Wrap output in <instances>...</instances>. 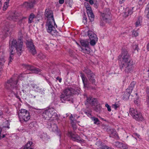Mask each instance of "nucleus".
Wrapping results in <instances>:
<instances>
[{
  "label": "nucleus",
  "mask_w": 149,
  "mask_h": 149,
  "mask_svg": "<svg viewBox=\"0 0 149 149\" xmlns=\"http://www.w3.org/2000/svg\"><path fill=\"white\" fill-rule=\"evenodd\" d=\"M121 57L122 67L121 69L125 68V71L126 73H131L133 72L134 68V63L130 59V56L126 50L122 51L121 56H119L118 58Z\"/></svg>",
  "instance_id": "nucleus-1"
},
{
  "label": "nucleus",
  "mask_w": 149,
  "mask_h": 149,
  "mask_svg": "<svg viewBox=\"0 0 149 149\" xmlns=\"http://www.w3.org/2000/svg\"><path fill=\"white\" fill-rule=\"evenodd\" d=\"M26 77H27V76H26L25 73L20 74L18 78L17 77L13 76L5 83V87L10 91L14 93L17 92V90L19 89V86L17 85L18 81L19 80H23Z\"/></svg>",
  "instance_id": "nucleus-2"
},
{
  "label": "nucleus",
  "mask_w": 149,
  "mask_h": 149,
  "mask_svg": "<svg viewBox=\"0 0 149 149\" xmlns=\"http://www.w3.org/2000/svg\"><path fill=\"white\" fill-rule=\"evenodd\" d=\"M9 45H11L10 50L11 52L10 54L9 61L8 65L12 61L11 60L13 58V57L14 56L15 50H13L14 48L16 50L17 53L19 56L21 55V53L23 51L22 46L23 45V42L21 39H19L17 41L15 39H13L11 41H10L9 42Z\"/></svg>",
  "instance_id": "nucleus-3"
},
{
  "label": "nucleus",
  "mask_w": 149,
  "mask_h": 149,
  "mask_svg": "<svg viewBox=\"0 0 149 149\" xmlns=\"http://www.w3.org/2000/svg\"><path fill=\"white\" fill-rule=\"evenodd\" d=\"M42 118L45 120H53L57 117V114L53 107H49L42 113Z\"/></svg>",
  "instance_id": "nucleus-4"
},
{
  "label": "nucleus",
  "mask_w": 149,
  "mask_h": 149,
  "mask_svg": "<svg viewBox=\"0 0 149 149\" xmlns=\"http://www.w3.org/2000/svg\"><path fill=\"white\" fill-rule=\"evenodd\" d=\"M18 116L19 121L22 123H27L30 118L29 112L24 109L19 111Z\"/></svg>",
  "instance_id": "nucleus-5"
},
{
  "label": "nucleus",
  "mask_w": 149,
  "mask_h": 149,
  "mask_svg": "<svg viewBox=\"0 0 149 149\" xmlns=\"http://www.w3.org/2000/svg\"><path fill=\"white\" fill-rule=\"evenodd\" d=\"M74 93V90L71 88H68L64 91V94L60 96V100L63 103L65 101H70L69 98Z\"/></svg>",
  "instance_id": "nucleus-6"
},
{
  "label": "nucleus",
  "mask_w": 149,
  "mask_h": 149,
  "mask_svg": "<svg viewBox=\"0 0 149 149\" xmlns=\"http://www.w3.org/2000/svg\"><path fill=\"white\" fill-rule=\"evenodd\" d=\"M57 27V26L55 23L54 20L52 21H47L46 24V28L47 32L52 36H56L57 35V32L54 26Z\"/></svg>",
  "instance_id": "nucleus-7"
},
{
  "label": "nucleus",
  "mask_w": 149,
  "mask_h": 149,
  "mask_svg": "<svg viewBox=\"0 0 149 149\" xmlns=\"http://www.w3.org/2000/svg\"><path fill=\"white\" fill-rule=\"evenodd\" d=\"M129 113L133 118L136 120L142 121L144 118L141 113L137 111L133 108H131L130 109Z\"/></svg>",
  "instance_id": "nucleus-8"
},
{
  "label": "nucleus",
  "mask_w": 149,
  "mask_h": 149,
  "mask_svg": "<svg viewBox=\"0 0 149 149\" xmlns=\"http://www.w3.org/2000/svg\"><path fill=\"white\" fill-rule=\"evenodd\" d=\"M97 100L96 98H94L91 96L86 97L85 104L87 106H93L97 104Z\"/></svg>",
  "instance_id": "nucleus-9"
},
{
  "label": "nucleus",
  "mask_w": 149,
  "mask_h": 149,
  "mask_svg": "<svg viewBox=\"0 0 149 149\" xmlns=\"http://www.w3.org/2000/svg\"><path fill=\"white\" fill-rule=\"evenodd\" d=\"M84 5L86 8V12L89 19L93 21L95 16L92 12L91 7L88 3L85 2Z\"/></svg>",
  "instance_id": "nucleus-10"
},
{
  "label": "nucleus",
  "mask_w": 149,
  "mask_h": 149,
  "mask_svg": "<svg viewBox=\"0 0 149 149\" xmlns=\"http://www.w3.org/2000/svg\"><path fill=\"white\" fill-rule=\"evenodd\" d=\"M101 14L102 19L106 22H107L108 20L110 19L111 13L109 8H106L105 9L103 13Z\"/></svg>",
  "instance_id": "nucleus-11"
},
{
  "label": "nucleus",
  "mask_w": 149,
  "mask_h": 149,
  "mask_svg": "<svg viewBox=\"0 0 149 149\" xmlns=\"http://www.w3.org/2000/svg\"><path fill=\"white\" fill-rule=\"evenodd\" d=\"M26 45L30 53L33 55L36 53V51L35 46L32 41H27Z\"/></svg>",
  "instance_id": "nucleus-12"
},
{
  "label": "nucleus",
  "mask_w": 149,
  "mask_h": 149,
  "mask_svg": "<svg viewBox=\"0 0 149 149\" xmlns=\"http://www.w3.org/2000/svg\"><path fill=\"white\" fill-rule=\"evenodd\" d=\"M22 65L24 68L28 70L31 71L33 73L36 74H40V70L38 68H35L32 66L24 64H23Z\"/></svg>",
  "instance_id": "nucleus-13"
},
{
  "label": "nucleus",
  "mask_w": 149,
  "mask_h": 149,
  "mask_svg": "<svg viewBox=\"0 0 149 149\" xmlns=\"http://www.w3.org/2000/svg\"><path fill=\"white\" fill-rule=\"evenodd\" d=\"M48 125L47 127L49 129V130L53 132H57L58 136L60 137L61 135L58 132V127L56 125L53 123H52L48 122Z\"/></svg>",
  "instance_id": "nucleus-14"
},
{
  "label": "nucleus",
  "mask_w": 149,
  "mask_h": 149,
  "mask_svg": "<svg viewBox=\"0 0 149 149\" xmlns=\"http://www.w3.org/2000/svg\"><path fill=\"white\" fill-rule=\"evenodd\" d=\"M68 135L70 137L72 140L74 141L80 143L83 142V140L81 139L78 135L73 134L72 132H69Z\"/></svg>",
  "instance_id": "nucleus-15"
},
{
  "label": "nucleus",
  "mask_w": 149,
  "mask_h": 149,
  "mask_svg": "<svg viewBox=\"0 0 149 149\" xmlns=\"http://www.w3.org/2000/svg\"><path fill=\"white\" fill-rule=\"evenodd\" d=\"M45 15L47 18V21L54 20L52 11L49 9H46L45 12Z\"/></svg>",
  "instance_id": "nucleus-16"
},
{
  "label": "nucleus",
  "mask_w": 149,
  "mask_h": 149,
  "mask_svg": "<svg viewBox=\"0 0 149 149\" xmlns=\"http://www.w3.org/2000/svg\"><path fill=\"white\" fill-rule=\"evenodd\" d=\"M36 3V0H33L31 2H25L23 3V7L27 9H31L33 7L34 5Z\"/></svg>",
  "instance_id": "nucleus-17"
},
{
  "label": "nucleus",
  "mask_w": 149,
  "mask_h": 149,
  "mask_svg": "<svg viewBox=\"0 0 149 149\" xmlns=\"http://www.w3.org/2000/svg\"><path fill=\"white\" fill-rule=\"evenodd\" d=\"M11 30L8 27H6L4 29L2 32V37L4 39L7 36L11 35Z\"/></svg>",
  "instance_id": "nucleus-18"
},
{
  "label": "nucleus",
  "mask_w": 149,
  "mask_h": 149,
  "mask_svg": "<svg viewBox=\"0 0 149 149\" xmlns=\"http://www.w3.org/2000/svg\"><path fill=\"white\" fill-rule=\"evenodd\" d=\"M32 88L33 90L36 92H38L42 94H44V90L41 88L37 85L36 84H33L32 85Z\"/></svg>",
  "instance_id": "nucleus-19"
},
{
  "label": "nucleus",
  "mask_w": 149,
  "mask_h": 149,
  "mask_svg": "<svg viewBox=\"0 0 149 149\" xmlns=\"http://www.w3.org/2000/svg\"><path fill=\"white\" fill-rule=\"evenodd\" d=\"M134 7H133L129 8H127L125 12H124V14L126 17H127L129 15H131L132 14L134 11Z\"/></svg>",
  "instance_id": "nucleus-20"
},
{
  "label": "nucleus",
  "mask_w": 149,
  "mask_h": 149,
  "mask_svg": "<svg viewBox=\"0 0 149 149\" xmlns=\"http://www.w3.org/2000/svg\"><path fill=\"white\" fill-rule=\"evenodd\" d=\"M88 35L90 39L97 38L96 35L91 31H88Z\"/></svg>",
  "instance_id": "nucleus-21"
},
{
  "label": "nucleus",
  "mask_w": 149,
  "mask_h": 149,
  "mask_svg": "<svg viewBox=\"0 0 149 149\" xmlns=\"http://www.w3.org/2000/svg\"><path fill=\"white\" fill-rule=\"evenodd\" d=\"M88 78L89 81L91 82L93 84H95V80L94 79L95 74H92L91 75H88Z\"/></svg>",
  "instance_id": "nucleus-22"
},
{
  "label": "nucleus",
  "mask_w": 149,
  "mask_h": 149,
  "mask_svg": "<svg viewBox=\"0 0 149 149\" xmlns=\"http://www.w3.org/2000/svg\"><path fill=\"white\" fill-rule=\"evenodd\" d=\"M40 139L43 141H46L49 139V137L48 136L46 133H43L40 136Z\"/></svg>",
  "instance_id": "nucleus-23"
},
{
  "label": "nucleus",
  "mask_w": 149,
  "mask_h": 149,
  "mask_svg": "<svg viewBox=\"0 0 149 149\" xmlns=\"http://www.w3.org/2000/svg\"><path fill=\"white\" fill-rule=\"evenodd\" d=\"M80 76L82 78L84 86L87 87V83L86 81L87 79L85 77L84 74L81 72H80Z\"/></svg>",
  "instance_id": "nucleus-24"
},
{
  "label": "nucleus",
  "mask_w": 149,
  "mask_h": 149,
  "mask_svg": "<svg viewBox=\"0 0 149 149\" xmlns=\"http://www.w3.org/2000/svg\"><path fill=\"white\" fill-rule=\"evenodd\" d=\"M18 15V14L17 13H14L12 15L10 16L9 18H10L9 19H11L14 21H16L17 20V19H19Z\"/></svg>",
  "instance_id": "nucleus-25"
},
{
  "label": "nucleus",
  "mask_w": 149,
  "mask_h": 149,
  "mask_svg": "<svg viewBox=\"0 0 149 149\" xmlns=\"http://www.w3.org/2000/svg\"><path fill=\"white\" fill-rule=\"evenodd\" d=\"M80 42L82 47H84L89 45L88 42L86 40H81Z\"/></svg>",
  "instance_id": "nucleus-26"
},
{
  "label": "nucleus",
  "mask_w": 149,
  "mask_h": 149,
  "mask_svg": "<svg viewBox=\"0 0 149 149\" xmlns=\"http://www.w3.org/2000/svg\"><path fill=\"white\" fill-rule=\"evenodd\" d=\"M81 47V51L83 53L87 54L90 53V49L88 46L84 47Z\"/></svg>",
  "instance_id": "nucleus-27"
},
{
  "label": "nucleus",
  "mask_w": 149,
  "mask_h": 149,
  "mask_svg": "<svg viewBox=\"0 0 149 149\" xmlns=\"http://www.w3.org/2000/svg\"><path fill=\"white\" fill-rule=\"evenodd\" d=\"M5 61V60L3 57L0 58V73L1 72L3 68V66L4 65V63Z\"/></svg>",
  "instance_id": "nucleus-28"
},
{
  "label": "nucleus",
  "mask_w": 149,
  "mask_h": 149,
  "mask_svg": "<svg viewBox=\"0 0 149 149\" xmlns=\"http://www.w3.org/2000/svg\"><path fill=\"white\" fill-rule=\"evenodd\" d=\"M94 107V110L97 112H99L101 109V106L100 104H97H97L95 106H93Z\"/></svg>",
  "instance_id": "nucleus-29"
},
{
  "label": "nucleus",
  "mask_w": 149,
  "mask_h": 149,
  "mask_svg": "<svg viewBox=\"0 0 149 149\" xmlns=\"http://www.w3.org/2000/svg\"><path fill=\"white\" fill-rule=\"evenodd\" d=\"M133 89L128 87V88L126 89V91L125 92V95H127V96L126 98L128 97V96H130L131 93L132 92Z\"/></svg>",
  "instance_id": "nucleus-30"
},
{
  "label": "nucleus",
  "mask_w": 149,
  "mask_h": 149,
  "mask_svg": "<svg viewBox=\"0 0 149 149\" xmlns=\"http://www.w3.org/2000/svg\"><path fill=\"white\" fill-rule=\"evenodd\" d=\"M35 17V16L33 14L31 13L29 17L28 23L29 24L32 23L33 22V19Z\"/></svg>",
  "instance_id": "nucleus-31"
},
{
  "label": "nucleus",
  "mask_w": 149,
  "mask_h": 149,
  "mask_svg": "<svg viewBox=\"0 0 149 149\" xmlns=\"http://www.w3.org/2000/svg\"><path fill=\"white\" fill-rule=\"evenodd\" d=\"M91 41L90 42V44L92 46H94L95 45L97 41V38L92 39H90Z\"/></svg>",
  "instance_id": "nucleus-32"
},
{
  "label": "nucleus",
  "mask_w": 149,
  "mask_h": 149,
  "mask_svg": "<svg viewBox=\"0 0 149 149\" xmlns=\"http://www.w3.org/2000/svg\"><path fill=\"white\" fill-rule=\"evenodd\" d=\"M83 70L87 74L88 77V75H91V74H93L91 72L90 69L88 68H85Z\"/></svg>",
  "instance_id": "nucleus-33"
},
{
  "label": "nucleus",
  "mask_w": 149,
  "mask_h": 149,
  "mask_svg": "<svg viewBox=\"0 0 149 149\" xmlns=\"http://www.w3.org/2000/svg\"><path fill=\"white\" fill-rule=\"evenodd\" d=\"M91 119L94 121V124L97 125L100 124V121L98 118L93 117H91Z\"/></svg>",
  "instance_id": "nucleus-34"
},
{
  "label": "nucleus",
  "mask_w": 149,
  "mask_h": 149,
  "mask_svg": "<svg viewBox=\"0 0 149 149\" xmlns=\"http://www.w3.org/2000/svg\"><path fill=\"white\" fill-rule=\"evenodd\" d=\"M141 21L140 19V18H139L136 21L135 23L136 27H138L140 26L141 25Z\"/></svg>",
  "instance_id": "nucleus-35"
},
{
  "label": "nucleus",
  "mask_w": 149,
  "mask_h": 149,
  "mask_svg": "<svg viewBox=\"0 0 149 149\" xmlns=\"http://www.w3.org/2000/svg\"><path fill=\"white\" fill-rule=\"evenodd\" d=\"M122 143L118 141L116 142L113 143V145L118 148H121Z\"/></svg>",
  "instance_id": "nucleus-36"
},
{
  "label": "nucleus",
  "mask_w": 149,
  "mask_h": 149,
  "mask_svg": "<svg viewBox=\"0 0 149 149\" xmlns=\"http://www.w3.org/2000/svg\"><path fill=\"white\" fill-rule=\"evenodd\" d=\"M146 90L148 97L146 100L147 105V107L149 108V87H147L146 88Z\"/></svg>",
  "instance_id": "nucleus-37"
},
{
  "label": "nucleus",
  "mask_w": 149,
  "mask_h": 149,
  "mask_svg": "<svg viewBox=\"0 0 149 149\" xmlns=\"http://www.w3.org/2000/svg\"><path fill=\"white\" fill-rule=\"evenodd\" d=\"M110 136L116 138H118V136L116 134V132L115 130H113V132L110 135Z\"/></svg>",
  "instance_id": "nucleus-38"
},
{
  "label": "nucleus",
  "mask_w": 149,
  "mask_h": 149,
  "mask_svg": "<svg viewBox=\"0 0 149 149\" xmlns=\"http://www.w3.org/2000/svg\"><path fill=\"white\" fill-rule=\"evenodd\" d=\"M9 2H5L3 6V10L4 11L6 10L8 8L9 4Z\"/></svg>",
  "instance_id": "nucleus-39"
},
{
  "label": "nucleus",
  "mask_w": 149,
  "mask_h": 149,
  "mask_svg": "<svg viewBox=\"0 0 149 149\" xmlns=\"http://www.w3.org/2000/svg\"><path fill=\"white\" fill-rule=\"evenodd\" d=\"M133 137L135 138V139H136V138H139L140 136L139 134H138L136 133H134L132 135Z\"/></svg>",
  "instance_id": "nucleus-40"
},
{
  "label": "nucleus",
  "mask_w": 149,
  "mask_h": 149,
  "mask_svg": "<svg viewBox=\"0 0 149 149\" xmlns=\"http://www.w3.org/2000/svg\"><path fill=\"white\" fill-rule=\"evenodd\" d=\"M38 57L41 59H43L46 57L45 55L43 54L42 53L39 54L38 56Z\"/></svg>",
  "instance_id": "nucleus-41"
},
{
  "label": "nucleus",
  "mask_w": 149,
  "mask_h": 149,
  "mask_svg": "<svg viewBox=\"0 0 149 149\" xmlns=\"http://www.w3.org/2000/svg\"><path fill=\"white\" fill-rule=\"evenodd\" d=\"M70 119L71 120V122L72 123H75L76 121V120L74 118L72 114H71V116L70 117Z\"/></svg>",
  "instance_id": "nucleus-42"
},
{
  "label": "nucleus",
  "mask_w": 149,
  "mask_h": 149,
  "mask_svg": "<svg viewBox=\"0 0 149 149\" xmlns=\"http://www.w3.org/2000/svg\"><path fill=\"white\" fill-rule=\"evenodd\" d=\"M136 84L135 82L134 81H133L130 84V85L129 86V87L130 88H132L133 89L134 88V87L135 85Z\"/></svg>",
  "instance_id": "nucleus-43"
},
{
  "label": "nucleus",
  "mask_w": 149,
  "mask_h": 149,
  "mask_svg": "<svg viewBox=\"0 0 149 149\" xmlns=\"http://www.w3.org/2000/svg\"><path fill=\"white\" fill-rule=\"evenodd\" d=\"M121 148H122L123 149H127L128 148V145L126 144H124L122 143V145Z\"/></svg>",
  "instance_id": "nucleus-44"
},
{
  "label": "nucleus",
  "mask_w": 149,
  "mask_h": 149,
  "mask_svg": "<svg viewBox=\"0 0 149 149\" xmlns=\"http://www.w3.org/2000/svg\"><path fill=\"white\" fill-rule=\"evenodd\" d=\"M132 35L133 36L136 37L138 35V32L137 31H132Z\"/></svg>",
  "instance_id": "nucleus-45"
},
{
  "label": "nucleus",
  "mask_w": 149,
  "mask_h": 149,
  "mask_svg": "<svg viewBox=\"0 0 149 149\" xmlns=\"http://www.w3.org/2000/svg\"><path fill=\"white\" fill-rule=\"evenodd\" d=\"M87 115L88 117H90L91 116V113L88 111L86 110H84L83 111Z\"/></svg>",
  "instance_id": "nucleus-46"
},
{
  "label": "nucleus",
  "mask_w": 149,
  "mask_h": 149,
  "mask_svg": "<svg viewBox=\"0 0 149 149\" xmlns=\"http://www.w3.org/2000/svg\"><path fill=\"white\" fill-rule=\"evenodd\" d=\"M105 105V107H107L108 111H111V107L107 103Z\"/></svg>",
  "instance_id": "nucleus-47"
},
{
  "label": "nucleus",
  "mask_w": 149,
  "mask_h": 149,
  "mask_svg": "<svg viewBox=\"0 0 149 149\" xmlns=\"http://www.w3.org/2000/svg\"><path fill=\"white\" fill-rule=\"evenodd\" d=\"M125 93H124V94H123V99H124V100H127V99H129L130 96H128V97L126 98V97H127V94H126V95H125Z\"/></svg>",
  "instance_id": "nucleus-48"
},
{
  "label": "nucleus",
  "mask_w": 149,
  "mask_h": 149,
  "mask_svg": "<svg viewBox=\"0 0 149 149\" xmlns=\"http://www.w3.org/2000/svg\"><path fill=\"white\" fill-rule=\"evenodd\" d=\"M119 106L118 104H115L113 105V107L115 109H117V108H118Z\"/></svg>",
  "instance_id": "nucleus-49"
},
{
  "label": "nucleus",
  "mask_w": 149,
  "mask_h": 149,
  "mask_svg": "<svg viewBox=\"0 0 149 149\" xmlns=\"http://www.w3.org/2000/svg\"><path fill=\"white\" fill-rule=\"evenodd\" d=\"M23 86L24 88H27V87L29 86V85L28 84H26L25 83H23Z\"/></svg>",
  "instance_id": "nucleus-50"
},
{
  "label": "nucleus",
  "mask_w": 149,
  "mask_h": 149,
  "mask_svg": "<svg viewBox=\"0 0 149 149\" xmlns=\"http://www.w3.org/2000/svg\"><path fill=\"white\" fill-rule=\"evenodd\" d=\"M134 50H137V51H138L139 48L138 46L137 45H135L134 47Z\"/></svg>",
  "instance_id": "nucleus-51"
},
{
  "label": "nucleus",
  "mask_w": 149,
  "mask_h": 149,
  "mask_svg": "<svg viewBox=\"0 0 149 149\" xmlns=\"http://www.w3.org/2000/svg\"><path fill=\"white\" fill-rule=\"evenodd\" d=\"M86 1L89 2L90 4L91 5H93L94 3L93 1V0H86Z\"/></svg>",
  "instance_id": "nucleus-52"
},
{
  "label": "nucleus",
  "mask_w": 149,
  "mask_h": 149,
  "mask_svg": "<svg viewBox=\"0 0 149 149\" xmlns=\"http://www.w3.org/2000/svg\"><path fill=\"white\" fill-rule=\"evenodd\" d=\"M64 2V0H59V3L61 4L63 3Z\"/></svg>",
  "instance_id": "nucleus-53"
},
{
  "label": "nucleus",
  "mask_w": 149,
  "mask_h": 149,
  "mask_svg": "<svg viewBox=\"0 0 149 149\" xmlns=\"http://www.w3.org/2000/svg\"><path fill=\"white\" fill-rule=\"evenodd\" d=\"M83 20H84L86 21L85 22H86V21H87V18L86 17H85V16H84L83 17ZM83 22H84V20L83 21Z\"/></svg>",
  "instance_id": "nucleus-54"
},
{
  "label": "nucleus",
  "mask_w": 149,
  "mask_h": 149,
  "mask_svg": "<svg viewBox=\"0 0 149 149\" xmlns=\"http://www.w3.org/2000/svg\"><path fill=\"white\" fill-rule=\"evenodd\" d=\"M56 79L58 80L60 82H61V79L59 78L58 77H57Z\"/></svg>",
  "instance_id": "nucleus-55"
},
{
  "label": "nucleus",
  "mask_w": 149,
  "mask_h": 149,
  "mask_svg": "<svg viewBox=\"0 0 149 149\" xmlns=\"http://www.w3.org/2000/svg\"><path fill=\"white\" fill-rule=\"evenodd\" d=\"M125 0H120L119 3L120 4H122Z\"/></svg>",
  "instance_id": "nucleus-56"
},
{
  "label": "nucleus",
  "mask_w": 149,
  "mask_h": 149,
  "mask_svg": "<svg viewBox=\"0 0 149 149\" xmlns=\"http://www.w3.org/2000/svg\"><path fill=\"white\" fill-rule=\"evenodd\" d=\"M146 0H139V2H141L142 3H145Z\"/></svg>",
  "instance_id": "nucleus-57"
},
{
  "label": "nucleus",
  "mask_w": 149,
  "mask_h": 149,
  "mask_svg": "<svg viewBox=\"0 0 149 149\" xmlns=\"http://www.w3.org/2000/svg\"><path fill=\"white\" fill-rule=\"evenodd\" d=\"M147 48L149 51V43H148L147 45Z\"/></svg>",
  "instance_id": "nucleus-58"
},
{
  "label": "nucleus",
  "mask_w": 149,
  "mask_h": 149,
  "mask_svg": "<svg viewBox=\"0 0 149 149\" xmlns=\"http://www.w3.org/2000/svg\"><path fill=\"white\" fill-rule=\"evenodd\" d=\"M2 5V3L1 1H0V10H1Z\"/></svg>",
  "instance_id": "nucleus-59"
},
{
  "label": "nucleus",
  "mask_w": 149,
  "mask_h": 149,
  "mask_svg": "<svg viewBox=\"0 0 149 149\" xmlns=\"http://www.w3.org/2000/svg\"><path fill=\"white\" fill-rule=\"evenodd\" d=\"M26 17H23L22 18L20 19V20H22V19H26Z\"/></svg>",
  "instance_id": "nucleus-60"
},
{
  "label": "nucleus",
  "mask_w": 149,
  "mask_h": 149,
  "mask_svg": "<svg viewBox=\"0 0 149 149\" xmlns=\"http://www.w3.org/2000/svg\"><path fill=\"white\" fill-rule=\"evenodd\" d=\"M3 114V113L1 110H0V116L1 115Z\"/></svg>",
  "instance_id": "nucleus-61"
},
{
  "label": "nucleus",
  "mask_w": 149,
  "mask_h": 149,
  "mask_svg": "<svg viewBox=\"0 0 149 149\" xmlns=\"http://www.w3.org/2000/svg\"><path fill=\"white\" fill-rule=\"evenodd\" d=\"M147 17L149 19V13H147Z\"/></svg>",
  "instance_id": "nucleus-62"
},
{
  "label": "nucleus",
  "mask_w": 149,
  "mask_h": 149,
  "mask_svg": "<svg viewBox=\"0 0 149 149\" xmlns=\"http://www.w3.org/2000/svg\"><path fill=\"white\" fill-rule=\"evenodd\" d=\"M72 2V0H69V4L71 3Z\"/></svg>",
  "instance_id": "nucleus-63"
},
{
  "label": "nucleus",
  "mask_w": 149,
  "mask_h": 149,
  "mask_svg": "<svg viewBox=\"0 0 149 149\" xmlns=\"http://www.w3.org/2000/svg\"><path fill=\"white\" fill-rule=\"evenodd\" d=\"M134 103L136 104H137V105H138V103H137V101H136V100H135L134 101Z\"/></svg>",
  "instance_id": "nucleus-64"
}]
</instances>
